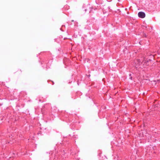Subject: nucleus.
Wrapping results in <instances>:
<instances>
[{
    "label": "nucleus",
    "mask_w": 160,
    "mask_h": 160,
    "mask_svg": "<svg viewBox=\"0 0 160 160\" xmlns=\"http://www.w3.org/2000/svg\"><path fill=\"white\" fill-rule=\"evenodd\" d=\"M148 61L146 60H144L141 62V60H140L138 59L135 62V64H136L135 67L136 68H138V67H139V68H142V67L141 66V65H142V67H145L148 65Z\"/></svg>",
    "instance_id": "obj_1"
},
{
    "label": "nucleus",
    "mask_w": 160,
    "mask_h": 160,
    "mask_svg": "<svg viewBox=\"0 0 160 160\" xmlns=\"http://www.w3.org/2000/svg\"><path fill=\"white\" fill-rule=\"evenodd\" d=\"M138 15L139 17L144 18L145 17V13L144 12H140L138 13Z\"/></svg>",
    "instance_id": "obj_2"
},
{
    "label": "nucleus",
    "mask_w": 160,
    "mask_h": 160,
    "mask_svg": "<svg viewBox=\"0 0 160 160\" xmlns=\"http://www.w3.org/2000/svg\"><path fill=\"white\" fill-rule=\"evenodd\" d=\"M151 57H153L154 56H153V55H152L151 56Z\"/></svg>",
    "instance_id": "obj_3"
},
{
    "label": "nucleus",
    "mask_w": 160,
    "mask_h": 160,
    "mask_svg": "<svg viewBox=\"0 0 160 160\" xmlns=\"http://www.w3.org/2000/svg\"><path fill=\"white\" fill-rule=\"evenodd\" d=\"M130 78L131 79H132V77H130Z\"/></svg>",
    "instance_id": "obj_4"
},
{
    "label": "nucleus",
    "mask_w": 160,
    "mask_h": 160,
    "mask_svg": "<svg viewBox=\"0 0 160 160\" xmlns=\"http://www.w3.org/2000/svg\"><path fill=\"white\" fill-rule=\"evenodd\" d=\"M129 76H131V74H129Z\"/></svg>",
    "instance_id": "obj_5"
}]
</instances>
